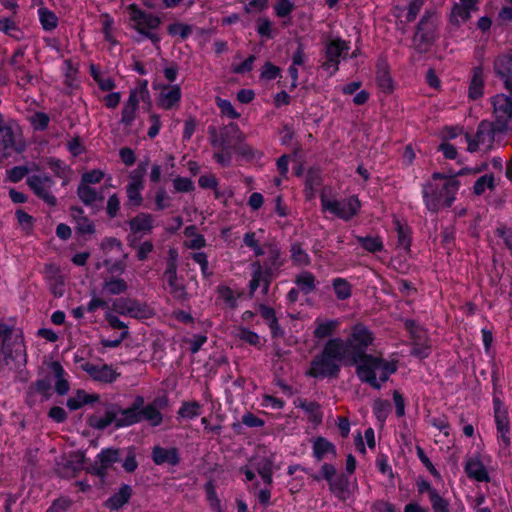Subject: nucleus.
I'll return each mask as SVG.
<instances>
[{
  "mask_svg": "<svg viewBox=\"0 0 512 512\" xmlns=\"http://www.w3.org/2000/svg\"><path fill=\"white\" fill-rule=\"evenodd\" d=\"M460 183L455 176L434 173L432 180L423 188L427 208L437 211L441 207H450L456 198Z\"/></svg>",
  "mask_w": 512,
  "mask_h": 512,
  "instance_id": "obj_1",
  "label": "nucleus"
},
{
  "mask_svg": "<svg viewBox=\"0 0 512 512\" xmlns=\"http://www.w3.org/2000/svg\"><path fill=\"white\" fill-rule=\"evenodd\" d=\"M343 349L344 346L341 338L329 339L324 345L322 352L312 360L307 374L314 378L337 376L340 371V363L344 362L347 364Z\"/></svg>",
  "mask_w": 512,
  "mask_h": 512,
  "instance_id": "obj_2",
  "label": "nucleus"
},
{
  "mask_svg": "<svg viewBox=\"0 0 512 512\" xmlns=\"http://www.w3.org/2000/svg\"><path fill=\"white\" fill-rule=\"evenodd\" d=\"M397 370L395 360L384 359L373 355H365L356 364L358 378L375 389H380L389 377Z\"/></svg>",
  "mask_w": 512,
  "mask_h": 512,
  "instance_id": "obj_3",
  "label": "nucleus"
},
{
  "mask_svg": "<svg viewBox=\"0 0 512 512\" xmlns=\"http://www.w3.org/2000/svg\"><path fill=\"white\" fill-rule=\"evenodd\" d=\"M373 333L363 324L357 323L352 326L349 337L342 340L344 346L343 354L348 365H356L366 354V350L373 344Z\"/></svg>",
  "mask_w": 512,
  "mask_h": 512,
  "instance_id": "obj_4",
  "label": "nucleus"
},
{
  "mask_svg": "<svg viewBox=\"0 0 512 512\" xmlns=\"http://www.w3.org/2000/svg\"><path fill=\"white\" fill-rule=\"evenodd\" d=\"M320 200L324 212H328L343 220L351 219L359 212L361 207L360 201L356 196L338 200L327 190L322 192Z\"/></svg>",
  "mask_w": 512,
  "mask_h": 512,
  "instance_id": "obj_5",
  "label": "nucleus"
},
{
  "mask_svg": "<svg viewBox=\"0 0 512 512\" xmlns=\"http://www.w3.org/2000/svg\"><path fill=\"white\" fill-rule=\"evenodd\" d=\"M115 464H121L124 470L128 472V456L122 458L119 449L103 448L96 455L94 462L86 467V472L104 481L107 471L115 469Z\"/></svg>",
  "mask_w": 512,
  "mask_h": 512,
  "instance_id": "obj_6",
  "label": "nucleus"
},
{
  "mask_svg": "<svg viewBox=\"0 0 512 512\" xmlns=\"http://www.w3.org/2000/svg\"><path fill=\"white\" fill-rule=\"evenodd\" d=\"M130 22L133 28L143 37L150 39L153 43L159 41L156 29L161 20L157 15L145 13L133 5H130Z\"/></svg>",
  "mask_w": 512,
  "mask_h": 512,
  "instance_id": "obj_7",
  "label": "nucleus"
},
{
  "mask_svg": "<svg viewBox=\"0 0 512 512\" xmlns=\"http://www.w3.org/2000/svg\"><path fill=\"white\" fill-rule=\"evenodd\" d=\"M494 122L501 131H512V95L499 93L491 98Z\"/></svg>",
  "mask_w": 512,
  "mask_h": 512,
  "instance_id": "obj_8",
  "label": "nucleus"
},
{
  "mask_svg": "<svg viewBox=\"0 0 512 512\" xmlns=\"http://www.w3.org/2000/svg\"><path fill=\"white\" fill-rule=\"evenodd\" d=\"M26 184L33 194L49 207H55L57 205V198L52 192V188L56 183L50 175L33 174L27 177Z\"/></svg>",
  "mask_w": 512,
  "mask_h": 512,
  "instance_id": "obj_9",
  "label": "nucleus"
},
{
  "mask_svg": "<svg viewBox=\"0 0 512 512\" xmlns=\"http://www.w3.org/2000/svg\"><path fill=\"white\" fill-rule=\"evenodd\" d=\"M86 423L89 427L96 430H104L114 425V428L128 426V408L121 411L112 407L105 411L103 415L92 414L87 417Z\"/></svg>",
  "mask_w": 512,
  "mask_h": 512,
  "instance_id": "obj_10",
  "label": "nucleus"
},
{
  "mask_svg": "<svg viewBox=\"0 0 512 512\" xmlns=\"http://www.w3.org/2000/svg\"><path fill=\"white\" fill-rule=\"evenodd\" d=\"M349 50V44L340 38H330L325 45L326 61L323 63V69L333 75L338 71V65L342 55Z\"/></svg>",
  "mask_w": 512,
  "mask_h": 512,
  "instance_id": "obj_11",
  "label": "nucleus"
},
{
  "mask_svg": "<svg viewBox=\"0 0 512 512\" xmlns=\"http://www.w3.org/2000/svg\"><path fill=\"white\" fill-rule=\"evenodd\" d=\"M141 421H147L151 426H158L162 422V415L152 405L143 406V399L138 398L130 407V425Z\"/></svg>",
  "mask_w": 512,
  "mask_h": 512,
  "instance_id": "obj_12",
  "label": "nucleus"
},
{
  "mask_svg": "<svg viewBox=\"0 0 512 512\" xmlns=\"http://www.w3.org/2000/svg\"><path fill=\"white\" fill-rule=\"evenodd\" d=\"M494 136L495 130L492 129L490 125L481 123L474 138L465 135V140L468 144V150L470 152H475L477 150H490L493 147Z\"/></svg>",
  "mask_w": 512,
  "mask_h": 512,
  "instance_id": "obj_13",
  "label": "nucleus"
},
{
  "mask_svg": "<svg viewBox=\"0 0 512 512\" xmlns=\"http://www.w3.org/2000/svg\"><path fill=\"white\" fill-rule=\"evenodd\" d=\"M494 417L498 431L499 440L505 445L509 444V418L507 409L503 403L498 399L494 398Z\"/></svg>",
  "mask_w": 512,
  "mask_h": 512,
  "instance_id": "obj_14",
  "label": "nucleus"
},
{
  "mask_svg": "<svg viewBox=\"0 0 512 512\" xmlns=\"http://www.w3.org/2000/svg\"><path fill=\"white\" fill-rule=\"evenodd\" d=\"M81 369L95 381L112 383L117 378L115 370L107 364L97 365L91 362H85L81 364Z\"/></svg>",
  "mask_w": 512,
  "mask_h": 512,
  "instance_id": "obj_15",
  "label": "nucleus"
},
{
  "mask_svg": "<svg viewBox=\"0 0 512 512\" xmlns=\"http://www.w3.org/2000/svg\"><path fill=\"white\" fill-rule=\"evenodd\" d=\"M479 0H459L451 11L450 19L453 24L461 25L468 21L471 14L477 10Z\"/></svg>",
  "mask_w": 512,
  "mask_h": 512,
  "instance_id": "obj_16",
  "label": "nucleus"
},
{
  "mask_svg": "<svg viewBox=\"0 0 512 512\" xmlns=\"http://www.w3.org/2000/svg\"><path fill=\"white\" fill-rule=\"evenodd\" d=\"M330 491L340 500H347L352 496L357 488L356 483H351L349 479L341 474L334 478L329 484Z\"/></svg>",
  "mask_w": 512,
  "mask_h": 512,
  "instance_id": "obj_17",
  "label": "nucleus"
},
{
  "mask_svg": "<svg viewBox=\"0 0 512 512\" xmlns=\"http://www.w3.org/2000/svg\"><path fill=\"white\" fill-rule=\"evenodd\" d=\"M147 163L140 164L137 169L130 175V205H139L141 203V195L139 193L142 188L143 178L146 174Z\"/></svg>",
  "mask_w": 512,
  "mask_h": 512,
  "instance_id": "obj_18",
  "label": "nucleus"
},
{
  "mask_svg": "<svg viewBox=\"0 0 512 512\" xmlns=\"http://www.w3.org/2000/svg\"><path fill=\"white\" fill-rule=\"evenodd\" d=\"M181 95V88L178 84L164 85L159 93L158 105L164 109H171L180 102Z\"/></svg>",
  "mask_w": 512,
  "mask_h": 512,
  "instance_id": "obj_19",
  "label": "nucleus"
},
{
  "mask_svg": "<svg viewBox=\"0 0 512 512\" xmlns=\"http://www.w3.org/2000/svg\"><path fill=\"white\" fill-rule=\"evenodd\" d=\"M253 274L249 284L250 293L253 294L259 287H263L266 293L269 286V277L272 275L270 268H264L259 262L252 264Z\"/></svg>",
  "mask_w": 512,
  "mask_h": 512,
  "instance_id": "obj_20",
  "label": "nucleus"
},
{
  "mask_svg": "<svg viewBox=\"0 0 512 512\" xmlns=\"http://www.w3.org/2000/svg\"><path fill=\"white\" fill-rule=\"evenodd\" d=\"M494 71L503 81L505 87L512 90V57L501 55L494 62Z\"/></svg>",
  "mask_w": 512,
  "mask_h": 512,
  "instance_id": "obj_21",
  "label": "nucleus"
},
{
  "mask_svg": "<svg viewBox=\"0 0 512 512\" xmlns=\"http://www.w3.org/2000/svg\"><path fill=\"white\" fill-rule=\"evenodd\" d=\"M339 319L316 318L314 321L313 336L316 339H324L333 335L340 326Z\"/></svg>",
  "mask_w": 512,
  "mask_h": 512,
  "instance_id": "obj_22",
  "label": "nucleus"
},
{
  "mask_svg": "<svg viewBox=\"0 0 512 512\" xmlns=\"http://www.w3.org/2000/svg\"><path fill=\"white\" fill-rule=\"evenodd\" d=\"M99 401V395L96 393H87L84 389H77L73 396L66 401V406L70 411L81 409L85 405L94 404Z\"/></svg>",
  "mask_w": 512,
  "mask_h": 512,
  "instance_id": "obj_23",
  "label": "nucleus"
},
{
  "mask_svg": "<svg viewBox=\"0 0 512 512\" xmlns=\"http://www.w3.org/2000/svg\"><path fill=\"white\" fill-rule=\"evenodd\" d=\"M152 458L157 465L175 466L179 463V454L176 448L155 447L152 451Z\"/></svg>",
  "mask_w": 512,
  "mask_h": 512,
  "instance_id": "obj_24",
  "label": "nucleus"
},
{
  "mask_svg": "<svg viewBox=\"0 0 512 512\" xmlns=\"http://www.w3.org/2000/svg\"><path fill=\"white\" fill-rule=\"evenodd\" d=\"M465 471L470 478H473L476 481H489L488 472L483 462L477 456L471 457L467 460L465 465Z\"/></svg>",
  "mask_w": 512,
  "mask_h": 512,
  "instance_id": "obj_25",
  "label": "nucleus"
},
{
  "mask_svg": "<svg viewBox=\"0 0 512 512\" xmlns=\"http://www.w3.org/2000/svg\"><path fill=\"white\" fill-rule=\"evenodd\" d=\"M484 71L482 67L473 69L472 78L469 84L468 95L470 99L476 100L483 96L484 93Z\"/></svg>",
  "mask_w": 512,
  "mask_h": 512,
  "instance_id": "obj_26",
  "label": "nucleus"
},
{
  "mask_svg": "<svg viewBox=\"0 0 512 512\" xmlns=\"http://www.w3.org/2000/svg\"><path fill=\"white\" fill-rule=\"evenodd\" d=\"M50 368L56 378V382H55L56 393L60 396L66 395L70 390L69 381L65 378V376L67 375L66 371L64 370L61 363L58 361H53L50 365Z\"/></svg>",
  "mask_w": 512,
  "mask_h": 512,
  "instance_id": "obj_27",
  "label": "nucleus"
},
{
  "mask_svg": "<svg viewBox=\"0 0 512 512\" xmlns=\"http://www.w3.org/2000/svg\"><path fill=\"white\" fill-rule=\"evenodd\" d=\"M128 503V484L123 483L117 493L111 495L105 502L104 507L110 511H118Z\"/></svg>",
  "mask_w": 512,
  "mask_h": 512,
  "instance_id": "obj_28",
  "label": "nucleus"
},
{
  "mask_svg": "<svg viewBox=\"0 0 512 512\" xmlns=\"http://www.w3.org/2000/svg\"><path fill=\"white\" fill-rule=\"evenodd\" d=\"M77 195L86 206H93L96 202H101L104 199L94 188L84 184L78 185Z\"/></svg>",
  "mask_w": 512,
  "mask_h": 512,
  "instance_id": "obj_29",
  "label": "nucleus"
},
{
  "mask_svg": "<svg viewBox=\"0 0 512 512\" xmlns=\"http://www.w3.org/2000/svg\"><path fill=\"white\" fill-rule=\"evenodd\" d=\"M153 218L150 214L142 213L130 220V231L146 234L152 229Z\"/></svg>",
  "mask_w": 512,
  "mask_h": 512,
  "instance_id": "obj_30",
  "label": "nucleus"
},
{
  "mask_svg": "<svg viewBox=\"0 0 512 512\" xmlns=\"http://www.w3.org/2000/svg\"><path fill=\"white\" fill-rule=\"evenodd\" d=\"M0 31L17 41L24 38V32L22 29L12 18L9 17H0Z\"/></svg>",
  "mask_w": 512,
  "mask_h": 512,
  "instance_id": "obj_31",
  "label": "nucleus"
},
{
  "mask_svg": "<svg viewBox=\"0 0 512 512\" xmlns=\"http://www.w3.org/2000/svg\"><path fill=\"white\" fill-rule=\"evenodd\" d=\"M37 12L43 30L52 31L58 26L59 20L53 11L48 8L41 7Z\"/></svg>",
  "mask_w": 512,
  "mask_h": 512,
  "instance_id": "obj_32",
  "label": "nucleus"
},
{
  "mask_svg": "<svg viewBox=\"0 0 512 512\" xmlns=\"http://www.w3.org/2000/svg\"><path fill=\"white\" fill-rule=\"evenodd\" d=\"M10 347L13 349V357H5L6 359L16 360L20 356L26 357V348L22 330L18 329L12 332Z\"/></svg>",
  "mask_w": 512,
  "mask_h": 512,
  "instance_id": "obj_33",
  "label": "nucleus"
},
{
  "mask_svg": "<svg viewBox=\"0 0 512 512\" xmlns=\"http://www.w3.org/2000/svg\"><path fill=\"white\" fill-rule=\"evenodd\" d=\"M127 289V284L124 279L111 277L106 279L103 283V292L109 295H119L124 293Z\"/></svg>",
  "mask_w": 512,
  "mask_h": 512,
  "instance_id": "obj_34",
  "label": "nucleus"
},
{
  "mask_svg": "<svg viewBox=\"0 0 512 512\" xmlns=\"http://www.w3.org/2000/svg\"><path fill=\"white\" fill-rule=\"evenodd\" d=\"M185 237L187 240L185 241V245L191 249H200L205 246V239L203 235L197 233L195 226H188L184 230Z\"/></svg>",
  "mask_w": 512,
  "mask_h": 512,
  "instance_id": "obj_35",
  "label": "nucleus"
},
{
  "mask_svg": "<svg viewBox=\"0 0 512 512\" xmlns=\"http://www.w3.org/2000/svg\"><path fill=\"white\" fill-rule=\"evenodd\" d=\"M377 82L380 88L384 91H391L393 89L392 78L388 71L387 64L382 61L377 66Z\"/></svg>",
  "mask_w": 512,
  "mask_h": 512,
  "instance_id": "obj_36",
  "label": "nucleus"
},
{
  "mask_svg": "<svg viewBox=\"0 0 512 512\" xmlns=\"http://www.w3.org/2000/svg\"><path fill=\"white\" fill-rule=\"evenodd\" d=\"M313 454L314 456L320 460L327 456L328 454H335L334 445L324 438H317L313 443Z\"/></svg>",
  "mask_w": 512,
  "mask_h": 512,
  "instance_id": "obj_37",
  "label": "nucleus"
},
{
  "mask_svg": "<svg viewBox=\"0 0 512 512\" xmlns=\"http://www.w3.org/2000/svg\"><path fill=\"white\" fill-rule=\"evenodd\" d=\"M295 282L298 289L305 294L311 293L316 287L315 277L308 271L301 272Z\"/></svg>",
  "mask_w": 512,
  "mask_h": 512,
  "instance_id": "obj_38",
  "label": "nucleus"
},
{
  "mask_svg": "<svg viewBox=\"0 0 512 512\" xmlns=\"http://www.w3.org/2000/svg\"><path fill=\"white\" fill-rule=\"evenodd\" d=\"M164 277L171 289V292L175 293L177 296H181L183 294V287L178 283L176 266L174 263L168 264Z\"/></svg>",
  "mask_w": 512,
  "mask_h": 512,
  "instance_id": "obj_39",
  "label": "nucleus"
},
{
  "mask_svg": "<svg viewBox=\"0 0 512 512\" xmlns=\"http://www.w3.org/2000/svg\"><path fill=\"white\" fill-rule=\"evenodd\" d=\"M334 293L339 300H346L352 295V287L350 283L343 278H335L332 280Z\"/></svg>",
  "mask_w": 512,
  "mask_h": 512,
  "instance_id": "obj_40",
  "label": "nucleus"
},
{
  "mask_svg": "<svg viewBox=\"0 0 512 512\" xmlns=\"http://www.w3.org/2000/svg\"><path fill=\"white\" fill-rule=\"evenodd\" d=\"M147 85V80L140 82L139 86L135 89V91L132 94H130V106L138 102H144L146 104L150 103V94Z\"/></svg>",
  "mask_w": 512,
  "mask_h": 512,
  "instance_id": "obj_41",
  "label": "nucleus"
},
{
  "mask_svg": "<svg viewBox=\"0 0 512 512\" xmlns=\"http://www.w3.org/2000/svg\"><path fill=\"white\" fill-rule=\"evenodd\" d=\"M259 310H260L262 317L267 321V323L272 331L273 336L277 337V336L281 335L282 332L280 331V328L278 326V322L275 317L274 310L265 305H260Z\"/></svg>",
  "mask_w": 512,
  "mask_h": 512,
  "instance_id": "obj_42",
  "label": "nucleus"
},
{
  "mask_svg": "<svg viewBox=\"0 0 512 512\" xmlns=\"http://www.w3.org/2000/svg\"><path fill=\"white\" fill-rule=\"evenodd\" d=\"M12 332L13 329L9 325L0 322V341H2L5 357H13V349L10 347Z\"/></svg>",
  "mask_w": 512,
  "mask_h": 512,
  "instance_id": "obj_43",
  "label": "nucleus"
},
{
  "mask_svg": "<svg viewBox=\"0 0 512 512\" xmlns=\"http://www.w3.org/2000/svg\"><path fill=\"white\" fill-rule=\"evenodd\" d=\"M398 241L397 247L403 251H408L410 246V234L407 227L400 224L398 220L395 221Z\"/></svg>",
  "mask_w": 512,
  "mask_h": 512,
  "instance_id": "obj_44",
  "label": "nucleus"
},
{
  "mask_svg": "<svg viewBox=\"0 0 512 512\" xmlns=\"http://www.w3.org/2000/svg\"><path fill=\"white\" fill-rule=\"evenodd\" d=\"M357 241L362 245V247L371 253L382 250L383 243L379 237H361L357 236Z\"/></svg>",
  "mask_w": 512,
  "mask_h": 512,
  "instance_id": "obj_45",
  "label": "nucleus"
},
{
  "mask_svg": "<svg viewBox=\"0 0 512 512\" xmlns=\"http://www.w3.org/2000/svg\"><path fill=\"white\" fill-rule=\"evenodd\" d=\"M201 406L198 402H184L178 411L182 418L193 419L200 414Z\"/></svg>",
  "mask_w": 512,
  "mask_h": 512,
  "instance_id": "obj_46",
  "label": "nucleus"
},
{
  "mask_svg": "<svg viewBox=\"0 0 512 512\" xmlns=\"http://www.w3.org/2000/svg\"><path fill=\"white\" fill-rule=\"evenodd\" d=\"M29 171L25 165L14 166L7 170V178L12 183H18L29 174Z\"/></svg>",
  "mask_w": 512,
  "mask_h": 512,
  "instance_id": "obj_47",
  "label": "nucleus"
},
{
  "mask_svg": "<svg viewBox=\"0 0 512 512\" xmlns=\"http://www.w3.org/2000/svg\"><path fill=\"white\" fill-rule=\"evenodd\" d=\"M104 176L105 174L102 170L93 169L82 174L80 184L88 186L91 184H98L103 180Z\"/></svg>",
  "mask_w": 512,
  "mask_h": 512,
  "instance_id": "obj_48",
  "label": "nucleus"
},
{
  "mask_svg": "<svg viewBox=\"0 0 512 512\" xmlns=\"http://www.w3.org/2000/svg\"><path fill=\"white\" fill-rule=\"evenodd\" d=\"M494 188V177L492 174L481 176L474 185V193L481 195L486 189Z\"/></svg>",
  "mask_w": 512,
  "mask_h": 512,
  "instance_id": "obj_49",
  "label": "nucleus"
},
{
  "mask_svg": "<svg viewBox=\"0 0 512 512\" xmlns=\"http://www.w3.org/2000/svg\"><path fill=\"white\" fill-rule=\"evenodd\" d=\"M218 294L219 297L231 307L236 306L237 300L240 297V293H235L231 288L227 286H219Z\"/></svg>",
  "mask_w": 512,
  "mask_h": 512,
  "instance_id": "obj_50",
  "label": "nucleus"
},
{
  "mask_svg": "<svg viewBox=\"0 0 512 512\" xmlns=\"http://www.w3.org/2000/svg\"><path fill=\"white\" fill-rule=\"evenodd\" d=\"M152 314L151 309L141 303L130 302V317L146 319Z\"/></svg>",
  "mask_w": 512,
  "mask_h": 512,
  "instance_id": "obj_51",
  "label": "nucleus"
},
{
  "mask_svg": "<svg viewBox=\"0 0 512 512\" xmlns=\"http://www.w3.org/2000/svg\"><path fill=\"white\" fill-rule=\"evenodd\" d=\"M216 104L223 115L231 119H237L240 117V114L234 109L232 103L229 100L217 97Z\"/></svg>",
  "mask_w": 512,
  "mask_h": 512,
  "instance_id": "obj_52",
  "label": "nucleus"
},
{
  "mask_svg": "<svg viewBox=\"0 0 512 512\" xmlns=\"http://www.w3.org/2000/svg\"><path fill=\"white\" fill-rule=\"evenodd\" d=\"M50 118L47 113L37 111L31 117V124L35 130L44 131L48 128Z\"/></svg>",
  "mask_w": 512,
  "mask_h": 512,
  "instance_id": "obj_53",
  "label": "nucleus"
},
{
  "mask_svg": "<svg viewBox=\"0 0 512 512\" xmlns=\"http://www.w3.org/2000/svg\"><path fill=\"white\" fill-rule=\"evenodd\" d=\"M291 256L293 261L298 265H307L310 262L309 255L299 244H293L291 246Z\"/></svg>",
  "mask_w": 512,
  "mask_h": 512,
  "instance_id": "obj_54",
  "label": "nucleus"
},
{
  "mask_svg": "<svg viewBox=\"0 0 512 512\" xmlns=\"http://www.w3.org/2000/svg\"><path fill=\"white\" fill-rule=\"evenodd\" d=\"M26 46H18L16 50L13 52L11 59L9 60V65L12 67L13 71H22L23 70V62L22 58L25 55Z\"/></svg>",
  "mask_w": 512,
  "mask_h": 512,
  "instance_id": "obj_55",
  "label": "nucleus"
},
{
  "mask_svg": "<svg viewBox=\"0 0 512 512\" xmlns=\"http://www.w3.org/2000/svg\"><path fill=\"white\" fill-rule=\"evenodd\" d=\"M15 216L18 223L24 230L27 231L33 229L36 220L32 215L28 214L22 209H18L15 213Z\"/></svg>",
  "mask_w": 512,
  "mask_h": 512,
  "instance_id": "obj_56",
  "label": "nucleus"
},
{
  "mask_svg": "<svg viewBox=\"0 0 512 512\" xmlns=\"http://www.w3.org/2000/svg\"><path fill=\"white\" fill-rule=\"evenodd\" d=\"M75 222V229L79 235L95 233V225L88 217H82L81 219H77Z\"/></svg>",
  "mask_w": 512,
  "mask_h": 512,
  "instance_id": "obj_57",
  "label": "nucleus"
},
{
  "mask_svg": "<svg viewBox=\"0 0 512 512\" xmlns=\"http://www.w3.org/2000/svg\"><path fill=\"white\" fill-rule=\"evenodd\" d=\"M105 319L112 328L122 329L123 331L121 333V336L123 339L126 338V336L128 335V326L123 321H121L118 316L108 311L105 314Z\"/></svg>",
  "mask_w": 512,
  "mask_h": 512,
  "instance_id": "obj_58",
  "label": "nucleus"
},
{
  "mask_svg": "<svg viewBox=\"0 0 512 512\" xmlns=\"http://www.w3.org/2000/svg\"><path fill=\"white\" fill-rule=\"evenodd\" d=\"M14 74L17 78V85L24 89L27 85H32L35 79V76L26 69L25 65H23L22 71H14Z\"/></svg>",
  "mask_w": 512,
  "mask_h": 512,
  "instance_id": "obj_59",
  "label": "nucleus"
},
{
  "mask_svg": "<svg viewBox=\"0 0 512 512\" xmlns=\"http://www.w3.org/2000/svg\"><path fill=\"white\" fill-rule=\"evenodd\" d=\"M236 335L239 339L251 345H258L260 343L259 335L247 328H239Z\"/></svg>",
  "mask_w": 512,
  "mask_h": 512,
  "instance_id": "obj_60",
  "label": "nucleus"
},
{
  "mask_svg": "<svg viewBox=\"0 0 512 512\" xmlns=\"http://www.w3.org/2000/svg\"><path fill=\"white\" fill-rule=\"evenodd\" d=\"M30 389L42 394L46 399H48L50 396L49 392L51 390V383L48 379L45 378L38 379L32 383Z\"/></svg>",
  "mask_w": 512,
  "mask_h": 512,
  "instance_id": "obj_61",
  "label": "nucleus"
},
{
  "mask_svg": "<svg viewBox=\"0 0 512 512\" xmlns=\"http://www.w3.org/2000/svg\"><path fill=\"white\" fill-rule=\"evenodd\" d=\"M257 32L260 36L266 38L273 37V25L267 18H260L257 21Z\"/></svg>",
  "mask_w": 512,
  "mask_h": 512,
  "instance_id": "obj_62",
  "label": "nucleus"
},
{
  "mask_svg": "<svg viewBox=\"0 0 512 512\" xmlns=\"http://www.w3.org/2000/svg\"><path fill=\"white\" fill-rule=\"evenodd\" d=\"M294 9V5L290 0H277L274 10L278 17L288 16Z\"/></svg>",
  "mask_w": 512,
  "mask_h": 512,
  "instance_id": "obj_63",
  "label": "nucleus"
},
{
  "mask_svg": "<svg viewBox=\"0 0 512 512\" xmlns=\"http://www.w3.org/2000/svg\"><path fill=\"white\" fill-rule=\"evenodd\" d=\"M431 504L434 512H449L448 502L437 492H431Z\"/></svg>",
  "mask_w": 512,
  "mask_h": 512,
  "instance_id": "obj_64",
  "label": "nucleus"
}]
</instances>
